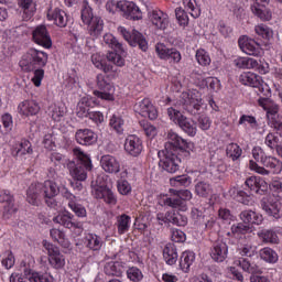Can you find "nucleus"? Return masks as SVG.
<instances>
[{
  "label": "nucleus",
  "instance_id": "nucleus-61",
  "mask_svg": "<svg viewBox=\"0 0 282 282\" xmlns=\"http://www.w3.org/2000/svg\"><path fill=\"white\" fill-rule=\"evenodd\" d=\"M254 32L258 36L265 39V41H270V39H272V31L263 24L256 26Z\"/></svg>",
  "mask_w": 282,
  "mask_h": 282
},
{
  "label": "nucleus",
  "instance_id": "nucleus-63",
  "mask_svg": "<svg viewBox=\"0 0 282 282\" xmlns=\"http://www.w3.org/2000/svg\"><path fill=\"white\" fill-rule=\"evenodd\" d=\"M127 276L128 279H130V281H142V271H140V269L132 267L130 269L127 270Z\"/></svg>",
  "mask_w": 282,
  "mask_h": 282
},
{
  "label": "nucleus",
  "instance_id": "nucleus-28",
  "mask_svg": "<svg viewBox=\"0 0 282 282\" xmlns=\"http://www.w3.org/2000/svg\"><path fill=\"white\" fill-rule=\"evenodd\" d=\"M101 169L106 173H120V162L115 156L109 154L102 155L100 159Z\"/></svg>",
  "mask_w": 282,
  "mask_h": 282
},
{
  "label": "nucleus",
  "instance_id": "nucleus-29",
  "mask_svg": "<svg viewBox=\"0 0 282 282\" xmlns=\"http://www.w3.org/2000/svg\"><path fill=\"white\" fill-rule=\"evenodd\" d=\"M0 204L4 205V213L7 215H14L17 208L14 207V196L8 189L0 191Z\"/></svg>",
  "mask_w": 282,
  "mask_h": 282
},
{
  "label": "nucleus",
  "instance_id": "nucleus-15",
  "mask_svg": "<svg viewBox=\"0 0 282 282\" xmlns=\"http://www.w3.org/2000/svg\"><path fill=\"white\" fill-rule=\"evenodd\" d=\"M118 8L120 12H123V17L130 21H140L142 19V11L134 2L121 0L118 2Z\"/></svg>",
  "mask_w": 282,
  "mask_h": 282
},
{
  "label": "nucleus",
  "instance_id": "nucleus-25",
  "mask_svg": "<svg viewBox=\"0 0 282 282\" xmlns=\"http://www.w3.org/2000/svg\"><path fill=\"white\" fill-rule=\"evenodd\" d=\"M210 257L216 263H224L228 259V243L224 241H216L213 245Z\"/></svg>",
  "mask_w": 282,
  "mask_h": 282
},
{
  "label": "nucleus",
  "instance_id": "nucleus-36",
  "mask_svg": "<svg viewBox=\"0 0 282 282\" xmlns=\"http://www.w3.org/2000/svg\"><path fill=\"white\" fill-rule=\"evenodd\" d=\"M239 80L242 85H247L248 87H261V76L254 73H242Z\"/></svg>",
  "mask_w": 282,
  "mask_h": 282
},
{
  "label": "nucleus",
  "instance_id": "nucleus-9",
  "mask_svg": "<svg viewBox=\"0 0 282 282\" xmlns=\"http://www.w3.org/2000/svg\"><path fill=\"white\" fill-rule=\"evenodd\" d=\"M91 193L96 199H104L106 204H110V206H116L118 199L113 192L107 184L102 181V177L97 176V178L91 181Z\"/></svg>",
  "mask_w": 282,
  "mask_h": 282
},
{
  "label": "nucleus",
  "instance_id": "nucleus-19",
  "mask_svg": "<svg viewBox=\"0 0 282 282\" xmlns=\"http://www.w3.org/2000/svg\"><path fill=\"white\" fill-rule=\"evenodd\" d=\"M155 52L164 61H173L180 63L182 61V54L176 48H169L166 45L159 43L155 45Z\"/></svg>",
  "mask_w": 282,
  "mask_h": 282
},
{
  "label": "nucleus",
  "instance_id": "nucleus-23",
  "mask_svg": "<svg viewBox=\"0 0 282 282\" xmlns=\"http://www.w3.org/2000/svg\"><path fill=\"white\" fill-rule=\"evenodd\" d=\"M75 139L78 144L83 147H91L98 142V134L89 129H79L75 133Z\"/></svg>",
  "mask_w": 282,
  "mask_h": 282
},
{
  "label": "nucleus",
  "instance_id": "nucleus-49",
  "mask_svg": "<svg viewBox=\"0 0 282 282\" xmlns=\"http://www.w3.org/2000/svg\"><path fill=\"white\" fill-rule=\"evenodd\" d=\"M21 111L24 116H36L41 111V107L36 101H24L21 107Z\"/></svg>",
  "mask_w": 282,
  "mask_h": 282
},
{
  "label": "nucleus",
  "instance_id": "nucleus-14",
  "mask_svg": "<svg viewBox=\"0 0 282 282\" xmlns=\"http://www.w3.org/2000/svg\"><path fill=\"white\" fill-rule=\"evenodd\" d=\"M261 208L274 219H281L282 199L276 196H267L261 199Z\"/></svg>",
  "mask_w": 282,
  "mask_h": 282
},
{
  "label": "nucleus",
  "instance_id": "nucleus-54",
  "mask_svg": "<svg viewBox=\"0 0 282 282\" xmlns=\"http://www.w3.org/2000/svg\"><path fill=\"white\" fill-rule=\"evenodd\" d=\"M213 188L210 187V184L206 182H198L195 185V193L198 195V197H207L210 195Z\"/></svg>",
  "mask_w": 282,
  "mask_h": 282
},
{
  "label": "nucleus",
  "instance_id": "nucleus-48",
  "mask_svg": "<svg viewBox=\"0 0 282 282\" xmlns=\"http://www.w3.org/2000/svg\"><path fill=\"white\" fill-rule=\"evenodd\" d=\"M68 200V207L73 213H75L76 217H87V209L85 206L76 203V196L73 195V198H66Z\"/></svg>",
  "mask_w": 282,
  "mask_h": 282
},
{
  "label": "nucleus",
  "instance_id": "nucleus-11",
  "mask_svg": "<svg viewBox=\"0 0 282 282\" xmlns=\"http://www.w3.org/2000/svg\"><path fill=\"white\" fill-rule=\"evenodd\" d=\"M42 245L48 254L50 265L55 270H62V268H65V256L61 253V249L47 240H43Z\"/></svg>",
  "mask_w": 282,
  "mask_h": 282
},
{
  "label": "nucleus",
  "instance_id": "nucleus-32",
  "mask_svg": "<svg viewBox=\"0 0 282 282\" xmlns=\"http://www.w3.org/2000/svg\"><path fill=\"white\" fill-rule=\"evenodd\" d=\"M129 45H131V47H139L141 52H147V50H149V42H147V37L137 30L132 31V39L129 41Z\"/></svg>",
  "mask_w": 282,
  "mask_h": 282
},
{
  "label": "nucleus",
  "instance_id": "nucleus-21",
  "mask_svg": "<svg viewBox=\"0 0 282 282\" xmlns=\"http://www.w3.org/2000/svg\"><path fill=\"white\" fill-rule=\"evenodd\" d=\"M245 185L256 195H265L268 193V183L261 177L250 176L245 181Z\"/></svg>",
  "mask_w": 282,
  "mask_h": 282
},
{
  "label": "nucleus",
  "instance_id": "nucleus-10",
  "mask_svg": "<svg viewBox=\"0 0 282 282\" xmlns=\"http://www.w3.org/2000/svg\"><path fill=\"white\" fill-rule=\"evenodd\" d=\"M180 105L191 116H197L202 111L204 100L195 93H182Z\"/></svg>",
  "mask_w": 282,
  "mask_h": 282
},
{
  "label": "nucleus",
  "instance_id": "nucleus-17",
  "mask_svg": "<svg viewBox=\"0 0 282 282\" xmlns=\"http://www.w3.org/2000/svg\"><path fill=\"white\" fill-rule=\"evenodd\" d=\"M134 111L143 118L155 120L158 118V109L151 104V100L143 99L134 105Z\"/></svg>",
  "mask_w": 282,
  "mask_h": 282
},
{
  "label": "nucleus",
  "instance_id": "nucleus-22",
  "mask_svg": "<svg viewBox=\"0 0 282 282\" xmlns=\"http://www.w3.org/2000/svg\"><path fill=\"white\" fill-rule=\"evenodd\" d=\"M54 224H59V226H63L64 228H77L78 230H83V223L75 221L74 215L69 212H64L56 217L53 218Z\"/></svg>",
  "mask_w": 282,
  "mask_h": 282
},
{
  "label": "nucleus",
  "instance_id": "nucleus-1",
  "mask_svg": "<svg viewBox=\"0 0 282 282\" xmlns=\"http://www.w3.org/2000/svg\"><path fill=\"white\" fill-rule=\"evenodd\" d=\"M194 150V142H188L173 130H170L165 149L159 152V166L166 173H177L182 160H188Z\"/></svg>",
  "mask_w": 282,
  "mask_h": 282
},
{
  "label": "nucleus",
  "instance_id": "nucleus-35",
  "mask_svg": "<svg viewBox=\"0 0 282 282\" xmlns=\"http://www.w3.org/2000/svg\"><path fill=\"white\" fill-rule=\"evenodd\" d=\"M84 245L86 248H88V250L98 252L102 248V238L95 234H87L84 238Z\"/></svg>",
  "mask_w": 282,
  "mask_h": 282
},
{
  "label": "nucleus",
  "instance_id": "nucleus-50",
  "mask_svg": "<svg viewBox=\"0 0 282 282\" xmlns=\"http://www.w3.org/2000/svg\"><path fill=\"white\" fill-rule=\"evenodd\" d=\"M50 236L53 240L57 241L62 248H69V240L65 238V232L62 230L53 228L50 231Z\"/></svg>",
  "mask_w": 282,
  "mask_h": 282
},
{
  "label": "nucleus",
  "instance_id": "nucleus-46",
  "mask_svg": "<svg viewBox=\"0 0 282 282\" xmlns=\"http://www.w3.org/2000/svg\"><path fill=\"white\" fill-rule=\"evenodd\" d=\"M32 143L28 140L21 141V143L14 149L13 155L17 158H23V155H32Z\"/></svg>",
  "mask_w": 282,
  "mask_h": 282
},
{
  "label": "nucleus",
  "instance_id": "nucleus-4",
  "mask_svg": "<svg viewBox=\"0 0 282 282\" xmlns=\"http://www.w3.org/2000/svg\"><path fill=\"white\" fill-rule=\"evenodd\" d=\"M75 153L77 156L76 160L68 163L69 173L74 180L85 182L87 180V172L94 169L91 158L80 150H76Z\"/></svg>",
  "mask_w": 282,
  "mask_h": 282
},
{
  "label": "nucleus",
  "instance_id": "nucleus-41",
  "mask_svg": "<svg viewBox=\"0 0 282 282\" xmlns=\"http://www.w3.org/2000/svg\"><path fill=\"white\" fill-rule=\"evenodd\" d=\"M258 237L263 243H279V236L276 235V231L272 229H260L258 231Z\"/></svg>",
  "mask_w": 282,
  "mask_h": 282
},
{
  "label": "nucleus",
  "instance_id": "nucleus-34",
  "mask_svg": "<svg viewBox=\"0 0 282 282\" xmlns=\"http://www.w3.org/2000/svg\"><path fill=\"white\" fill-rule=\"evenodd\" d=\"M104 272L107 274V276H122L124 265L122 262L110 261L105 264Z\"/></svg>",
  "mask_w": 282,
  "mask_h": 282
},
{
  "label": "nucleus",
  "instance_id": "nucleus-47",
  "mask_svg": "<svg viewBox=\"0 0 282 282\" xmlns=\"http://www.w3.org/2000/svg\"><path fill=\"white\" fill-rule=\"evenodd\" d=\"M131 224V217L127 214H122L121 216H118L117 218V228L119 235H124L126 232H129V228Z\"/></svg>",
  "mask_w": 282,
  "mask_h": 282
},
{
  "label": "nucleus",
  "instance_id": "nucleus-64",
  "mask_svg": "<svg viewBox=\"0 0 282 282\" xmlns=\"http://www.w3.org/2000/svg\"><path fill=\"white\" fill-rule=\"evenodd\" d=\"M34 75L32 77V83L35 85V87H41V83L43 80V77L45 76V70L43 68H35L33 69Z\"/></svg>",
  "mask_w": 282,
  "mask_h": 282
},
{
  "label": "nucleus",
  "instance_id": "nucleus-51",
  "mask_svg": "<svg viewBox=\"0 0 282 282\" xmlns=\"http://www.w3.org/2000/svg\"><path fill=\"white\" fill-rule=\"evenodd\" d=\"M227 158H231V160L235 162L236 160H239L241 158V153H243V150L239 147L237 143H229L226 148Z\"/></svg>",
  "mask_w": 282,
  "mask_h": 282
},
{
  "label": "nucleus",
  "instance_id": "nucleus-5",
  "mask_svg": "<svg viewBox=\"0 0 282 282\" xmlns=\"http://www.w3.org/2000/svg\"><path fill=\"white\" fill-rule=\"evenodd\" d=\"M47 53L30 48L21 58L19 65L24 72H34L36 68H43L47 65Z\"/></svg>",
  "mask_w": 282,
  "mask_h": 282
},
{
  "label": "nucleus",
  "instance_id": "nucleus-58",
  "mask_svg": "<svg viewBox=\"0 0 282 282\" xmlns=\"http://www.w3.org/2000/svg\"><path fill=\"white\" fill-rule=\"evenodd\" d=\"M196 61L203 67H206L207 65H210V55H208V53L205 52L204 50H198L196 52Z\"/></svg>",
  "mask_w": 282,
  "mask_h": 282
},
{
  "label": "nucleus",
  "instance_id": "nucleus-56",
  "mask_svg": "<svg viewBox=\"0 0 282 282\" xmlns=\"http://www.w3.org/2000/svg\"><path fill=\"white\" fill-rule=\"evenodd\" d=\"M139 124H140L141 129H143V131H144L145 135H148V138H153L156 135L158 129L153 124L149 123V121L141 120L139 122Z\"/></svg>",
  "mask_w": 282,
  "mask_h": 282
},
{
  "label": "nucleus",
  "instance_id": "nucleus-30",
  "mask_svg": "<svg viewBox=\"0 0 282 282\" xmlns=\"http://www.w3.org/2000/svg\"><path fill=\"white\" fill-rule=\"evenodd\" d=\"M104 43H106L108 47H111V50H115V53L119 54V56H124V54H127L124 51V45H122V43H120L111 33L104 35Z\"/></svg>",
  "mask_w": 282,
  "mask_h": 282
},
{
  "label": "nucleus",
  "instance_id": "nucleus-6",
  "mask_svg": "<svg viewBox=\"0 0 282 282\" xmlns=\"http://www.w3.org/2000/svg\"><path fill=\"white\" fill-rule=\"evenodd\" d=\"M193 199V194L188 189H170V196L165 195L161 202L163 206H169L170 208H177L182 213L188 210V205L186 202Z\"/></svg>",
  "mask_w": 282,
  "mask_h": 282
},
{
  "label": "nucleus",
  "instance_id": "nucleus-43",
  "mask_svg": "<svg viewBox=\"0 0 282 282\" xmlns=\"http://www.w3.org/2000/svg\"><path fill=\"white\" fill-rule=\"evenodd\" d=\"M91 100L87 97H83L82 100L77 104V116L78 118H88L90 113Z\"/></svg>",
  "mask_w": 282,
  "mask_h": 282
},
{
  "label": "nucleus",
  "instance_id": "nucleus-42",
  "mask_svg": "<svg viewBox=\"0 0 282 282\" xmlns=\"http://www.w3.org/2000/svg\"><path fill=\"white\" fill-rule=\"evenodd\" d=\"M251 10L261 21H270L272 19V12L265 6L253 4L251 6Z\"/></svg>",
  "mask_w": 282,
  "mask_h": 282
},
{
  "label": "nucleus",
  "instance_id": "nucleus-8",
  "mask_svg": "<svg viewBox=\"0 0 282 282\" xmlns=\"http://www.w3.org/2000/svg\"><path fill=\"white\" fill-rule=\"evenodd\" d=\"M107 59H108V63L102 62V59H100V56L98 55L91 56L93 65H95L97 69H101V72H105V74H109V72H118V69H116V66L124 67V58H122V55L116 52L108 53Z\"/></svg>",
  "mask_w": 282,
  "mask_h": 282
},
{
  "label": "nucleus",
  "instance_id": "nucleus-20",
  "mask_svg": "<svg viewBox=\"0 0 282 282\" xmlns=\"http://www.w3.org/2000/svg\"><path fill=\"white\" fill-rule=\"evenodd\" d=\"M238 45L245 54L249 56H259L261 54V46L257 41L242 36L238 40Z\"/></svg>",
  "mask_w": 282,
  "mask_h": 282
},
{
  "label": "nucleus",
  "instance_id": "nucleus-38",
  "mask_svg": "<svg viewBox=\"0 0 282 282\" xmlns=\"http://www.w3.org/2000/svg\"><path fill=\"white\" fill-rule=\"evenodd\" d=\"M177 215V210H175V208L166 212V213H158L156 214V219L160 224V226H171V224H173V226H175V218Z\"/></svg>",
  "mask_w": 282,
  "mask_h": 282
},
{
  "label": "nucleus",
  "instance_id": "nucleus-45",
  "mask_svg": "<svg viewBox=\"0 0 282 282\" xmlns=\"http://www.w3.org/2000/svg\"><path fill=\"white\" fill-rule=\"evenodd\" d=\"M260 258L267 263H276L279 261V254L270 247H265L259 251Z\"/></svg>",
  "mask_w": 282,
  "mask_h": 282
},
{
  "label": "nucleus",
  "instance_id": "nucleus-12",
  "mask_svg": "<svg viewBox=\"0 0 282 282\" xmlns=\"http://www.w3.org/2000/svg\"><path fill=\"white\" fill-rule=\"evenodd\" d=\"M259 91V94H263L265 97H260L258 99V105L260 107H262V109H264V111H267V116H276V113H279V106L274 105V101H272V99H270L271 96V91H270V87L268 85L261 84V79H260V86L256 87Z\"/></svg>",
  "mask_w": 282,
  "mask_h": 282
},
{
  "label": "nucleus",
  "instance_id": "nucleus-33",
  "mask_svg": "<svg viewBox=\"0 0 282 282\" xmlns=\"http://www.w3.org/2000/svg\"><path fill=\"white\" fill-rule=\"evenodd\" d=\"M48 21H54L57 28H66L67 26V13L61 9H55L47 13Z\"/></svg>",
  "mask_w": 282,
  "mask_h": 282
},
{
  "label": "nucleus",
  "instance_id": "nucleus-60",
  "mask_svg": "<svg viewBox=\"0 0 282 282\" xmlns=\"http://www.w3.org/2000/svg\"><path fill=\"white\" fill-rule=\"evenodd\" d=\"M218 217L223 221H226V224H230V221H235V215H232V212L226 207H221L218 210Z\"/></svg>",
  "mask_w": 282,
  "mask_h": 282
},
{
  "label": "nucleus",
  "instance_id": "nucleus-53",
  "mask_svg": "<svg viewBox=\"0 0 282 282\" xmlns=\"http://www.w3.org/2000/svg\"><path fill=\"white\" fill-rule=\"evenodd\" d=\"M93 19H96V17H94V11H91L89 3L84 1L82 8V21L87 25V23H91Z\"/></svg>",
  "mask_w": 282,
  "mask_h": 282
},
{
  "label": "nucleus",
  "instance_id": "nucleus-44",
  "mask_svg": "<svg viewBox=\"0 0 282 282\" xmlns=\"http://www.w3.org/2000/svg\"><path fill=\"white\" fill-rule=\"evenodd\" d=\"M18 6L23 9L25 14L24 19H32V15L36 11V4L34 0H18Z\"/></svg>",
  "mask_w": 282,
  "mask_h": 282
},
{
  "label": "nucleus",
  "instance_id": "nucleus-2",
  "mask_svg": "<svg viewBox=\"0 0 282 282\" xmlns=\"http://www.w3.org/2000/svg\"><path fill=\"white\" fill-rule=\"evenodd\" d=\"M59 193L65 199H74V194L65 187V178L54 173L52 180L30 185L26 191V202L32 206H39L43 197L48 208H56V206H58L56 196L59 195Z\"/></svg>",
  "mask_w": 282,
  "mask_h": 282
},
{
  "label": "nucleus",
  "instance_id": "nucleus-7",
  "mask_svg": "<svg viewBox=\"0 0 282 282\" xmlns=\"http://www.w3.org/2000/svg\"><path fill=\"white\" fill-rule=\"evenodd\" d=\"M167 116L184 133L191 135V138L197 135V123L195 120L182 115V112L175 108H169Z\"/></svg>",
  "mask_w": 282,
  "mask_h": 282
},
{
  "label": "nucleus",
  "instance_id": "nucleus-55",
  "mask_svg": "<svg viewBox=\"0 0 282 282\" xmlns=\"http://www.w3.org/2000/svg\"><path fill=\"white\" fill-rule=\"evenodd\" d=\"M251 231L252 229L250 228V225L245 223H238L237 225L231 226V235H246Z\"/></svg>",
  "mask_w": 282,
  "mask_h": 282
},
{
  "label": "nucleus",
  "instance_id": "nucleus-27",
  "mask_svg": "<svg viewBox=\"0 0 282 282\" xmlns=\"http://www.w3.org/2000/svg\"><path fill=\"white\" fill-rule=\"evenodd\" d=\"M239 217L248 226H261L263 224V216L252 209L242 210Z\"/></svg>",
  "mask_w": 282,
  "mask_h": 282
},
{
  "label": "nucleus",
  "instance_id": "nucleus-40",
  "mask_svg": "<svg viewBox=\"0 0 282 282\" xmlns=\"http://www.w3.org/2000/svg\"><path fill=\"white\" fill-rule=\"evenodd\" d=\"M163 259L167 265H175L177 263V248L174 245H167L163 249Z\"/></svg>",
  "mask_w": 282,
  "mask_h": 282
},
{
  "label": "nucleus",
  "instance_id": "nucleus-18",
  "mask_svg": "<svg viewBox=\"0 0 282 282\" xmlns=\"http://www.w3.org/2000/svg\"><path fill=\"white\" fill-rule=\"evenodd\" d=\"M33 41L36 45H41L46 50L52 47V37L50 36V32H47V28L45 25H39L32 32Z\"/></svg>",
  "mask_w": 282,
  "mask_h": 282
},
{
  "label": "nucleus",
  "instance_id": "nucleus-31",
  "mask_svg": "<svg viewBox=\"0 0 282 282\" xmlns=\"http://www.w3.org/2000/svg\"><path fill=\"white\" fill-rule=\"evenodd\" d=\"M24 276L30 282H54V278L51 274L32 271L31 269H24Z\"/></svg>",
  "mask_w": 282,
  "mask_h": 282
},
{
  "label": "nucleus",
  "instance_id": "nucleus-39",
  "mask_svg": "<svg viewBox=\"0 0 282 282\" xmlns=\"http://www.w3.org/2000/svg\"><path fill=\"white\" fill-rule=\"evenodd\" d=\"M193 263H195V252L184 251L180 259V268L183 270V272H188Z\"/></svg>",
  "mask_w": 282,
  "mask_h": 282
},
{
  "label": "nucleus",
  "instance_id": "nucleus-57",
  "mask_svg": "<svg viewBox=\"0 0 282 282\" xmlns=\"http://www.w3.org/2000/svg\"><path fill=\"white\" fill-rule=\"evenodd\" d=\"M183 4L185 6V8H188V10L192 11L191 15L194 19H197L200 17L202 14V10L195 6H197V1L195 0H183Z\"/></svg>",
  "mask_w": 282,
  "mask_h": 282
},
{
  "label": "nucleus",
  "instance_id": "nucleus-3",
  "mask_svg": "<svg viewBox=\"0 0 282 282\" xmlns=\"http://www.w3.org/2000/svg\"><path fill=\"white\" fill-rule=\"evenodd\" d=\"M252 158L256 160V162L250 160L249 169L259 175H270V173L279 175V173L282 171V162L276 158L265 155V152L261 147H254L252 149ZM257 162H260L262 166L265 167L259 166Z\"/></svg>",
  "mask_w": 282,
  "mask_h": 282
},
{
  "label": "nucleus",
  "instance_id": "nucleus-37",
  "mask_svg": "<svg viewBox=\"0 0 282 282\" xmlns=\"http://www.w3.org/2000/svg\"><path fill=\"white\" fill-rule=\"evenodd\" d=\"M86 25H88V32L90 36L95 37L100 36V34H102V30H105V22L100 17H95V19H93Z\"/></svg>",
  "mask_w": 282,
  "mask_h": 282
},
{
  "label": "nucleus",
  "instance_id": "nucleus-62",
  "mask_svg": "<svg viewBox=\"0 0 282 282\" xmlns=\"http://www.w3.org/2000/svg\"><path fill=\"white\" fill-rule=\"evenodd\" d=\"M110 127L117 131V133H122L124 127V120L122 118L113 115L110 119Z\"/></svg>",
  "mask_w": 282,
  "mask_h": 282
},
{
  "label": "nucleus",
  "instance_id": "nucleus-24",
  "mask_svg": "<svg viewBox=\"0 0 282 282\" xmlns=\"http://www.w3.org/2000/svg\"><path fill=\"white\" fill-rule=\"evenodd\" d=\"M149 19L156 30H166L169 28V14L162 10L150 11Z\"/></svg>",
  "mask_w": 282,
  "mask_h": 282
},
{
  "label": "nucleus",
  "instance_id": "nucleus-52",
  "mask_svg": "<svg viewBox=\"0 0 282 282\" xmlns=\"http://www.w3.org/2000/svg\"><path fill=\"white\" fill-rule=\"evenodd\" d=\"M192 178L188 176V174H183L178 176H174L170 178L171 186H191Z\"/></svg>",
  "mask_w": 282,
  "mask_h": 282
},
{
  "label": "nucleus",
  "instance_id": "nucleus-26",
  "mask_svg": "<svg viewBox=\"0 0 282 282\" xmlns=\"http://www.w3.org/2000/svg\"><path fill=\"white\" fill-rule=\"evenodd\" d=\"M124 151L129 155L138 158L142 153V140L135 135L128 137L124 142Z\"/></svg>",
  "mask_w": 282,
  "mask_h": 282
},
{
  "label": "nucleus",
  "instance_id": "nucleus-16",
  "mask_svg": "<svg viewBox=\"0 0 282 282\" xmlns=\"http://www.w3.org/2000/svg\"><path fill=\"white\" fill-rule=\"evenodd\" d=\"M236 263L237 265L241 267L243 272H248V274H252L250 276L251 282H270L268 278L257 275L260 272L259 267L254 263H251L249 258H240Z\"/></svg>",
  "mask_w": 282,
  "mask_h": 282
},
{
  "label": "nucleus",
  "instance_id": "nucleus-13",
  "mask_svg": "<svg viewBox=\"0 0 282 282\" xmlns=\"http://www.w3.org/2000/svg\"><path fill=\"white\" fill-rule=\"evenodd\" d=\"M97 87L98 90H94V96L101 100H113V85L109 82V77L105 75H97Z\"/></svg>",
  "mask_w": 282,
  "mask_h": 282
},
{
  "label": "nucleus",
  "instance_id": "nucleus-59",
  "mask_svg": "<svg viewBox=\"0 0 282 282\" xmlns=\"http://www.w3.org/2000/svg\"><path fill=\"white\" fill-rule=\"evenodd\" d=\"M175 17L182 28H186V25H188V14H186V11L182 8L175 9Z\"/></svg>",
  "mask_w": 282,
  "mask_h": 282
}]
</instances>
